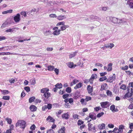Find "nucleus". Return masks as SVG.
I'll list each match as a JSON object with an SVG mask.
<instances>
[{
  "label": "nucleus",
  "mask_w": 133,
  "mask_h": 133,
  "mask_svg": "<svg viewBox=\"0 0 133 133\" xmlns=\"http://www.w3.org/2000/svg\"><path fill=\"white\" fill-rule=\"evenodd\" d=\"M49 89L47 88H43L41 90V92L43 94V96L46 98H48L50 96V93L48 92Z\"/></svg>",
  "instance_id": "nucleus-1"
},
{
  "label": "nucleus",
  "mask_w": 133,
  "mask_h": 133,
  "mask_svg": "<svg viewBox=\"0 0 133 133\" xmlns=\"http://www.w3.org/2000/svg\"><path fill=\"white\" fill-rule=\"evenodd\" d=\"M26 122L23 120H19L16 124V127H19L20 128L23 130L25 127Z\"/></svg>",
  "instance_id": "nucleus-2"
},
{
  "label": "nucleus",
  "mask_w": 133,
  "mask_h": 133,
  "mask_svg": "<svg viewBox=\"0 0 133 133\" xmlns=\"http://www.w3.org/2000/svg\"><path fill=\"white\" fill-rule=\"evenodd\" d=\"M127 91L128 92L126 93L124 97V98H127L131 96L133 94V89L132 88H130V87H128Z\"/></svg>",
  "instance_id": "nucleus-3"
},
{
  "label": "nucleus",
  "mask_w": 133,
  "mask_h": 133,
  "mask_svg": "<svg viewBox=\"0 0 133 133\" xmlns=\"http://www.w3.org/2000/svg\"><path fill=\"white\" fill-rule=\"evenodd\" d=\"M88 129L89 131H91L94 132L96 131L95 126L92 127V124L90 123H89L88 124Z\"/></svg>",
  "instance_id": "nucleus-4"
},
{
  "label": "nucleus",
  "mask_w": 133,
  "mask_h": 133,
  "mask_svg": "<svg viewBox=\"0 0 133 133\" xmlns=\"http://www.w3.org/2000/svg\"><path fill=\"white\" fill-rule=\"evenodd\" d=\"M107 19L114 23H117L118 22V19L116 17H107Z\"/></svg>",
  "instance_id": "nucleus-5"
},
{
  "label": "nucleus",
  "mask_w": 133,
  "mask_h": 133,
  "mask_svg": "<svg viewBox=\"0 0 133 133\" xmlns=\"http://www.w3.org/2000/svg\"><path fill=\"white\" fill-rule=\"evenodd\" d=\"M100 104L101 107L103 108H107L109 106V102H101Z\"/></svg>",
  "instance_id": "nucleus-6"
},
{
  "label": "nucleus",
  "mask_w": 133,
  "mask_h": 133,
  "mask_svg": "<svg viewBox=\"0 0 133 133\" xmlns=\"http://www.w3.org/2000/svg\"><path fill=\"white\" fill-rule=\"evenodd\" d=\"M20 15L19 14H17L14 18V20L16 23L20 21Z\"/></svg>",
  "instance_id": "nucleus-7"
},
{
  "label": "nucleus",
  "mask_w": 133,
  "mask_h": 133,
  "mask_svg": "<svg viewBox=\"0 0 133 133\" xmlns=\"http://www.w3.org/2000/svg\"><path fill=\"white\" fill-rule=\"evenodd\" d=\"M97 78V75L96 74H92L90 79L89 80V81L91 84H92L93 80L94 79Z\"/></svg>",
  "instance_id": "nucleus-8"
},
{
  "label": "nucleus",
  "mask_w": 133,
  "mask_h": 133,
  "mask_svg": "<svg viewBox=\"0 0 133 133\" xmlns=\"http://www.w3.org/2000/svg\"><path fill=\"white\" fill-rule=\"evenodd\" d=\"M19 29L18 28L14 27L5 30V32H12L14 31H16L15 30H18Z\"/></svg>",
  "instance_id": "nucleus-9"
},
{
  "label": "nucleus",
  "mask_w": 133,
  "mask_h": 133,
  "mask_svg": "<svg viewBox=\"0 0 133 133\" xmlns=\"http://www.w3.org/2000/svg\"><path fill=\"white\" fill-rule=\"evenodd\" d=\"M69 117L68 112L63 114L62 115V117L63 119H69Z\"/></svg>",
  "instance_id": "nucleus-10"
},
{
  "label": "nucleus",
  "mask_w": 133,
  "mask_h": 133,
  "mask_svg": "<svg viewBox=\"0 0 133 133\" xmlns=\"http://www.w3.org/2000/svg\"><path fill=\"white\" fill-rule=\"evenodd\" d=\"M87 89L88 93L91 94L93 92V88L92 87L89 85L88 86Z\"/></svg>",
  "instance_id": "nucleus-11"
},
{
  "label": "nucleus",
  "mask_w": 133,
  "mask_h": 133,
  "mask_svg": "<svg viewBox=\"0 0 133 133\" xmlns=\"http://www.w3.org/2000/svg\"><path fill=\"white\" fill-rule=\"evenodd\" d=\"M114 46V45L112 43L107 44L105 45V47L107 48L112 49Z\"/></svg>",
  "instance_id": "nucleus-12"
},
{
  "label": "nucleus",
  "mask_w": 133,
  "mask_h": 133,
  "mask_svg": "<svg viewBox=\"0 0 133 133\" xmlns=\"http://www.w3.org/2000/svg\"><path fill=\"white\" fill-rule=\"evenodd\" d=\"M116 79V76L115 74H114L113 75L110 77L109 79L108 80V81L111 83L114 80Z\"/></svg>",
  "instance_id": "nucleus-13"
},
{
  "label": "nucleus",
  "mask_w": 133,
  "mask_h": 133,
  "mask_svg": "<svg viewBox=\"0 0 133 133\" xmlns=\"http://www.w3.org/2000/svg\"><path fill=\"white\" fill-rule=\"evenodd\" d=\"M10 24V23L7 22H5L2 24V25L1 26V28L2 29H3Z\"/></svg>",
  "instance_id": "nucleus-14"
},
{
  "label": "nucleus",
  "mask_w": 133,
  "mask_h": 133,
  "mask_svg": "<svg viewBox=\"0 0 133 133\" xmlns=\"http://www.w3.org/2000/svg\"><path fill=\"white\" fill-rule=\"evenodd\" d=\"M61 31V30L60 29L55 30L52 33V34L54 35H58L60 34Z\"/></svg>",
  "instance_id": "nucleus-15"
},
{
  "label": "nucleus",
  "mask_w": 133,
  "mask_h": 133,
  "mask_svg": "<svg viewBox=\"0 0 133 133\" xmlns=\"http://www.w3.org/2000/svg\"><path fill=\"white\" fill-rule=\"evenodd\" d=\"M83 86V84L81 82L79 83L78 84H77L76 86L74 87V89H77Z\"/></svg>",
  "instance_id": "nucleus-16"
},
{
  "label": "nucleus",
  "mask_w": 133,
  "mask_h": 133,
  "mask_svg": "<svg viewBox=\"0 0 133 133\" xmlns=\"http://www.w3.org/2000/svg\"><path fill=\"white\" fill-rule=\"evenodd\" d=\"M112 63H110L108 65V67L107 69L108 71H111L112 69Z\"/></svg>",
  "instance_id": "nucleus-17"
},
{
  "label": "nucleus",
  "mask_w": 133,
  "mask_h": 133,
  "mask_svg": "<svg viewBox=\"0 0 133 133\" xmlns=\"http://www.w3.org/2000/svg\"><path fill=\"white\" fill-rule=\"evenodd\" d=\"M67 65L69 67L71 68H72L73 67L75 68L76 66L75 65H74L73 63L71 62L68 63Z\"/></svg>",
  "instance_id": "nucleus-18"
},
{
  "label": "nucleus",
  "mask_w": 133,
  "mask_h": 133,
  "mask_svg": "<svg viewBox=\"0 0 133 133\" xmlns=\"http://www.w3.org/2000/svg\"><path fill=\"white\" fill-rule=\"evenodd\" d=\"M57 19L59 20H62L66 18V17L64 16L59 15L58 16H57Z\"/></svg>",
  "instance_id": "nucleus-19"
},
{
  "label": "nucleus",
  "mask_w": 133,
  "mask_h": 133,
  "mask_svg": "<svg viewBox=\"0 0 133 133\" xmlns=\"http://www.w3.org/2000/svg\"><path fill=\"white\" fill-rule=\"evenodd\" d=\"M30 109L32 111H35L36 110L37 108L35 106L32 105L30 107Z\"/></svg>",
  "instance_id": "nucleus-20"
},
{
  "label": "nucleus",
  "mask_w": 133,
  "mask_h": 133,
  "mask_svg": "<svg viewBox=\"0 0 133 133\" xmlns=\"http://www.w3.org/2000/svg\"><path fill=\"white\" fill-rule=\"evenodd\" d=\"M89 117L90 118L93 120L96 119V115L95 114H89Z\"/></svg>",
  "instance_id": "nucleus-21"
},
{
  "label": "nucleus",
  "mask_w": 133,
  "mask_h": 133,
  "mask_svg": "<svg viewBox=\"0 0 133 133\" xmlns=\"http://www.w3.org/2000/svg\"><path fill=\"white\" fill-rule=\"evenodd\" d=\"M77 51H75L74 52L71 53L69 55V58H71L74 57L76 55Z\"/></svg>",
  "instance_id": "nucleus-22"
},
{
  "label": "nucleus",
  "mask_w": 133,
  "mask_h": 133,
  "mask_svg": "<svg viewBox=\"0 0 133 133\" xmlns=\"http://www.w3.org/2000/svg\"><path fill=\"white\" fill-rule=\"evenodd\" d=\"M79 81L77 80L76 79H74L70 83V86H72L73 85L76 84Z\"/></svg>",
  "instance_id": "nucleus-23"
},
{
  "label": "nucleus",
  "mask_w": 133,
  "mask_h": 133,
  "mask_svg": "<svg viewBox=\"0 0 133 133\" xmlns=\"http://www.w3.org/2000/svg\"><path fill=\"white\" fill-rule=\"evenodd\" d=\"M46 120L49 122H53L54 120L53 118L50 116H49L46 118Z\"/></svg>",
  "instance_id": "nucleus-24"
},
{
  "label": "nucleus",
  "mask_w": 133,
  "mask_h": 133,
  "mask_svg": "<svg viewBox=\"0 0 133 133\" xmlns=\"http://www.w3.org/2000/svg\"><path fill=\"white\" fill-rule=\"evenodd\" d=\"M124 127L123 125H120L119 126V129H118V131L119 132H120V133H122L123 131V129L124 128Z\"/></svg>",
  "instance_id": "nucleus-25"
},
{
  "label": "nucleus",
  "mask_w": 133,
  "mask_h": 133,
  "mask_svg": "<svg viewBox=\"0 0 133 133\" xmlns=\"http://www.w3.org/2000/svg\"><path fill=\"white\" fill-rule=\"evenodd\" d=\"M12 11L13 10L12 9L8 10L3 12H2V14H4L8 13H12Z\"/></svg>",
  "instance_id": "nucleus-26"
},
{
  "label": "nucleus",
  "mask_w": 133,
  "mask_h": 133,
  "mask_svg": "<svg viewBox=\"0 0 133 133\" xmlns=\"http://www.w3.org/2000/svg\"><path fill=\"white\" fill-rule=\"evenodd\" d=\"M80 102H81V104L83 105H85L86 104L87 102L85 99H81L80 101Z\"/></svg>",
  "instance_id": "nucleus-27"
},
{
  "label": "nucleus",
  "mask_w": 133,
  "mask_h": 133,
  "mask_svg": "<svg viewBox=\"0 0 133 133\" xmlns=\"http://www.w3.org/2000/svg\"><path fill=\"white\" fill-rule=\"evenodd\" d=\"M105 126V124L102 123L98 126V128L100 129H104Z\"/></svg>",
  "instance_id": "nucleus-28"
},
{
  "label": "nucleus",
  "mask_w": 133,
  "mask_h": 133,
  "mask_svg": "<svg viewBox=\"0 0 133 133\" xmlns=\"http://www.w3.org/2000/svg\"><path fill=\"white\" fill-rule=\"evenodd\" d=\"M110 109L112 111V112H117L118 111V110H115V106L114 105H111L110 107Z\"/></svg>",
  "instance_id": "nucleus-29"
},
{
  "label": "nucleus",
  "mask_w": 133,
  "mask_h": 133,
  "mask_svg": "<svg viewBox=\"0 0 133 133\" xmlns=\"http://www.w3.org/2000/svg\"><path fill=\"white\" fill-rule=\"evenodd\" d=\"M107 85V84L106 83H104L101 86V88L100 90L101 91H103L104 90H105V88Z\"/></svg>",
  "instance_id": "nucleus-30"
},
{
  "label": "nucleus",
  "mask_w": 133,
  "mask_h": 133,
  "mask_svg": "<svg viewBox=\"0 0 133 133\" xmlns=\"http://www.w3.org/2000/svg\"><path fill=\"white\" fill-rule=\"evenodd\" d=\"M69 27V26L68 25H63L61 27V29L62 31H63L66 29L67 28Z\"/></svg>",
  "instance_id": "nucleus-31"
},
{
  "label": "nucleus",
  "mask_w": 133,
  "mask_h": 133,
  "mask_svg": "<svg viewBox=\"0 0 133 133\" xmlns=\"http://www.w3.org/2000/svg\"><path fill=\"white\" fill-rule=\"evenodd\" d=\"M54 68V67L52 65H49L48 66V70L49 71L53 70Z\"/></svg>",
  "instance_id": "nucleus-32"
},
{
  "label": "nucleus",
  "mask_w": 133,
  "mask_h": 133,
  "mask_svg": "<svg viewBox=\"0 0 133 133\" xmlns=\"http://www.w3.org/2000/svg\"><path fill=\"white\" fill-rule=\"evenodd\" d=\"M65 127H63L61 128L58 131V132L59 133H65Z\"/></svg>",
  "instance_id": "nucleus-33"
},
{
  "label": "nucleus",
  "mask_w": 133,
  "mask_h": 133,
  "mask_svg": "<svg viewBox=\"0 0 133 133\" xmlns=\"http://www.w3.org/2000/svg\"><path fill=\"white\" fill-rule=\"evenodd\" d=\"M2 93L4 95H7L9 93V92L6 90H3L1 91Z\"/></svg>",
  "instance_id": "nucleus-34"
},
{
  "label": "nucleus",
  "mask_w": 133,
  "mask_h": 133,
  "mask_svg": "<svg viewBox=\"0 0 133 133\" xmlns=\"http://www.w3.org/2000/svg\"><path fill=\"white\" fill-rule=\"evenodd\" d=\"M127 3L128 4L130 7L131 8L133 9V3H132L131 2H129L127 1Z\"/></svg>",
  "instance_id": "nucleus-35"
},
{
  "label": "nucleus",
  "mask_w": 133,
  "mask_h": 133,
  "mask_svg": "<svg viewBox=\"0 0 133 133\" xmlns=\"http://www.w3.org/2000/svg\"><path fill=\"white\" fill-rule=\"evenodd\" d=\"M35 97H32L30 98L29 99V103H32L33 102L35 99Z\"/></svg>",
  "instance_id": "nucleus-36"
},
{
  "label": "nucleus",
  "mask_w": 133,
  "mask_h": 133,
  "mask_svg": "<svg viewBox=\"0 0 133 133\" xmlns=\"http://www.w3.org/2000/svg\"><path fill=\"white\" fill-rule=\"evenodd\" d=\"M63 110H59L58 112H56L57 116L58 117H59L58 115L61 114L63 112Z\"/></svg>",
  "instance_id": "nucleus-37"
},
{
  "label": "nucleus",
  "mask_w": 133,
  "mask_h": 133,
  "mask_svg": "<svg viewBox=\"0 0 133 133\" xmlns=\"http://www.w3.org/2000/svg\"><path fill=\"white\" fill-rule=\"evenodd\" d=\"M62 86V85L61 83L57 84L55 85L56 87L58 89H60L61 88Z\"/></svg>",
  "instance_id": "nucleus-38"
},
{
  "label": "nucleus",
  "mask_w": 133,
  "mask_h": 133,
  "mask_svg": "<svg viewBox=\"0 0 133 133\" xmlns=\"http://www.w3.org/2000/svg\"><path fill=\"white\" fill-rule=\"evenodd\" d=\"M50 32L51 31L49 30H46L45 31H44V34L46 36L49 35L50 33Z\"/></svg>",
  "instance_id": "nucleus-39"
},
{
  "label": "nucleus",
  "mask_w": 133,
  "mask_h": 133,
  "mask_svg": "<svg viewBox=\"0 0 133 133\" xmlns=\"http://www.w3.org/2000/svg\"><path fill=\"white\" fill-rule=\"evenodd\" d=\"M107 79V77L106 76H104L103 77L100 78L99 80L100 81L102 82L104 80H105Z\"/></svg>",
  "instance_id": "nucleus-40"
},
{
  "label": "nucleus",
  "mask_w": 133,
  "mask_h": 133,
  "mask_svg": "<svg viewBox=\"0 0 133 133\" xmlns=\"http://www.w3.org/2000/svg\"><path fill=\"white\" fill-rule=\"evenodd\" d=\"M49 17L51 18H57V16L55 14H51L49 15Z\"/></svg>",
  "instance_id": "nucleus-41"
},
{
  "label": "nucleus",
  "mask_w": 133,
  "mask_h": 133,
  "mask_svg": "<svg viewBox=\"0 0 133 133\" xmlns=\"http://www.w3.org/2000/svg\"><path fill=\"white\" fill-rule=\"evenodd\" d=\"M2 99L4 100H9L10 99V96H4L3 97Z\"/></svg>",
  "instance_id": "nucleus-42"
},
{
  "label": "nucleus",
  "mask_w": 133,
  "mask_h": 133,
  "mask_svg": "<svg viewBox=\"0 0 133 133\" xmlns=\"http://www.w3.org/2000/svg\"><path fill=\"white\" fill-rule=\"evenodd\" d=\"M66 91L68 93H70L71 91V88L69 87L67 88L66 89Z\"/></svg>",
  "instance_id": "nucleus-43"
},
{
  "label": "nucleus",
  "mask_w": 133,
  "mask_h": 133,
  "mask_svg": "<svg viewBox=\"0 0 133 133\" xmlns=\"http://www.w3.org/2000/svg\"><path fill=\"white\" fill-rule=\"evenodd\" d=\"M107 94L108 96H111L112 95V92L109 90H107Z\"/></svg>",
  "instance_id": "nucleus-44"
},
{
  "label": "nucleus",
  "mask_w": 133,
  "mask_h": 133,
  "mask_svg": "<svg viewBox=\"0 0 133 133\" xmlns=\"http://www.w3.org/2000/svg\"><path fill=\"white\" fill-rule=\"evenodd\" d=\"M125 21H124L122 19H118V22H117V23L118 24H120L122 23H123V22H124Z\"/></svg>",
  "instance_id": "nucleus-45"
},
{
  "label": "nucleus",
  "mask_w": 133,
  "mask_h": 133,
  "mask_svg": "<svg viewBox=\"0 0 133 133\" xmlns=\"http://www.w3.org/2000/svg\"><path fill=\"white\" fill-rule=\"evenodd\" d=\"M126 88V85L125 84H122L120 87V88L123 90H125Z\"/></svg>",
  "instance_id": "nucleus-46"
},
{
  "label": "nucleus",
  "mask_w": 133,
  "mask_h": 133,
  "mask_svg": "<svg viewBox=\"0 0 133 133\" xmlns=\"http://www.w3.org/2000/svg\"><path fill=\"white\" fill-rule=\"evenodd\" d=\"M104 114V113L103 112L100 113L97 115V117L98 118H99L102 116Z\"/></svg>",
  "instance_id": "nucleus-47"
},
{
  "label": "nucleus",
  "mask_w": 133,
  "mask_h": 133,
  "mask_svg": "<svg viewBox=\"0 0 133 133\" xmlns=\"http://www.w3.org/2000/svg\"><path fill=\"white\" fill-rule=\"evenodd\" d=\"M5 120L7 121L8 123L10 124L11 123V120L10 118H6L5 119Z\"/></svg>",
  "instance_id": "nucleus-48"
},
{
  "label": "nucleus",
  "mask_w": 133,
  "mask_h": 133,
  "mask_svg": "<svg viewBox=\"0 0 133 133\" xmlns=\"http://www.w3.org/2000/svg\"><path fill=\"white\" fill-rule=\"evenodd\" d=\"M121 69L124 70H126L128 69V66L127 65H126L122 67Z\"/></svg>",
  "instance_id": "nucleus-49"
},
{
  "label": "nucleus",
  "mask_w": 133,
  "mask_h": 133,
  "mask_svg": "<svg viewBox=\"0 0 133 133\" xmlns=\"http://www.w3.org/2000/svg\"><path fill=\"white\" fill-rule=\"evenodd\" d=\"M24 89L28 92H29L30 90V88L28 87H25L24 88Z\"/></svg>",
  "instance_id": "nucleus-50"
},
{
  "label": "nucleus",
  "mask_w": 133,
  "mask_h": 133,
  "mask_svg": "<svg viewBox=\"0 0 133 133\" xmlns=\"http://www.w3.org/2000/svg\"><path fill=\"white\" fill-rule=\"evenodd\" d=\"M65 24V23L64 22H59L57 24V26H59L61 25H64Z\"/></svg>",
  "instance_id": "nucleus-51"
},
{
  "label": "nucleus",
  "mask_w": 133,
  "mask_h": 133,
  "mask_svg": "<svg viewBox=\"0 0 133 133\" xmlns=\"http://www.w3.org/2000/svg\"><path fill=\"white\" fill-rule=\"evenodd\" d=\"M47 107V108L49 109L50 110L51 109L52 107V105L51 104H48L47 105H46Z\"/></svg>",
  "instance_id": "nucleus-52"
},
{
  "label": "nucleus",
  "mask_w": 133,
  "mask_h": 133,
  "mask_svg": "<svg viewBox=\"0 0 133 133\" xmlns=\"http://www.w3.org/2000/svg\"><path fill=\"white\" fill-rule=\"evenodd\" d=\"M85 99L86 101L87 102L91 100V97L90 96H86V98Z\"/></svg>",
  "instance_id": "nucleus-53"
},
{
  "label": "nucleus",
  "mask_w": 133,
  "mask_h": 133,
  "mask_svg": "<svg viewBox=\"0 0 133 133\" xmlns=\"http://www.w3.org/2000/svg\"><path fill=\"white\" fill-rule=\"evenodd\" d=\"M65 107L66 108H69L70 105L68 103H66L65 104Z\"/></svg>",
  "instance_id": "nucleus-54"
},
{
  "label": "nucleus",
  "mask_w": 133,
  "mask_h": 133,
  "mask_svg": "<svg viewBox=\"0 0 133 133\" xmlns=\"http://www.w3.org/2000/svg\"><path fill=\"white\" fill-rule=\"evenodd\" d=\"M83 123V122L82 120H79L78 121V124L79 125H80Z\"/></svg>",
  "instance_id": "nucleus-55"
},
{
  "label": "nucleus",
  "mask_w": 133,
  "mask_h": 133,
  "mask_svg": "<svg viewBox=\"0 0 133 133\" xmlns=\"http://www.w3.org/2000/svg\"><path fill=\"white\" fill-rule=\"evenodd\" d=\"M15 81V79L12 78L11 79H10L9 81L10 83H14Z\"/></svg>",
  "instance_id": "nucleus-56"
},
{
  "label": "nucleus",
  "mask_w": 133,
  "mask_h": 133,
  "mask_svg": "<svg viewBox=\"0 0 133 133\" xmlns=\"http://www.w3.org/2000/svg\"><path fill=\"white\" fill-rule=\"evenodd\" d=\"M31 83L32 85H34L36 83V81L35 79H33L31 80Z\"/></svg>",
  "instance_id": "nucleus-57"
},
{
  "label": "nucleus",
  "mask_w": 133,
  "mask_h": 133,
  "mask_svg": "<svg viewBox=\"0 0 133 133\" xmlns=\"http://www.w3.org/2000/svg\"><path fill=\"white\" fill-rule=\"evenodd\" d=\"M54 131L52 129H50L47 131V133H54Z\"/></svg>",
  "instance_id": "nucleus-58"
},
{
  "label": "nucleus",
  "mask_w": 133,
  "mask_h": 133,
  "mask_svg": "<svg viewBox=\"0 0 133 133\" xmlns=\"http://www.w3.org/2000/svg\"><path fill=\"white\" fill-rule=\"evenodd\" d=\"M21 15H23L24 17H25L26 16V13L25 12H22L21 13Z\"/></svg>",
  "instance_id": "nucleus-59"
},
{
  "label": "nucleus",
  "mask_w": 133,
  "mask_h": 133,
  "mask_svg": "<svg viewBox=\"0 0 133 133\" xmlns=\"http://www.w3.org/2000/svg\"><path fill=\"white\" fill-rule=\"evenodd\" d=\"M78 94L79 93H75L74 96V97L76 99L78 98L79 96Z\"/></svg>",
  "instance_id": "nucleus-60"
},
{
  "label": "nucleus",
  "mask_w": 133,
  "mask_h": 133,
  "mask_svg": "<svg viewBox=\"0 0 133 133\" xmlns=\"http://www.w3.org/2000/svg\"><path fill=\"white\" fill-rule=\"evenodd\" d=\"M129 125L130 128L131 129H133V123H130Z\"/></svg>",
  "instance_id": "nucleus-61"
},
{
  "label": "nucleus",
  "mask_w": 133,
  "mask_h": 133,
  "mask_svg": "<svg viewBox=\"0 0 133 133\" xmlns=\"http://www.w3.org/2000/svg\"><path fill=\"white\" fill-rule=\"evenodd\" d=\"M54 71H55V72L56 74L57 75L58 74L59 71V69H57V68H55L54 69Z\"/></svg>",
  "instance_id": "nucleus-62"
},
{
  "label": "nucleus",
  "mask_w": 133,
  "mask_h": 133,
  "mask_svg": "<svg viewBox=\"0 0 133 133\" xmlns=\"http://www.w3.org/2000/svg\"><path fill=\"white\" fill-rule=\"evenodd\" d=\"M35 126L34 125H32L30 127V128L32 130H35Z\"/></svg>",
  "instance_id": "nucleus-63"
},
{
  "label": "nucleus",
  "mask_w": 133,
  "mask_h": 133,
  "mask_svg": "<svg viewBox=\"0 0 133 133\" xmlns=\"http://www.w3.org/2000/svg\"><path fill=\"white\" fill-rule=\"evenodd\" d=\"M129 87H130V88H133V82L129 83Z\"/></svg>",
  "instance_id": "nucleus-64"
}]
</instances>
